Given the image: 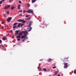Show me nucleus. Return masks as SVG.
Listing matches in <instances>:
<instances>
[{"label": "nucleus", "instance_id": "f03ea898", "mask_svg": "<svg viewBox=\"0 0 76 76\" xmlns=\"http://www.w3.org/2000/svg\"><path fill=\"white\" fill-rule=\"evenodd\" d=\"M26 12H27V13H32V14L34 13L33 10L31 9H30L29 10L27 11H26Z\"/></svg>", "mask_w": 76, "mask_h": 76}, {"label": "nucleus", "instance_id": "7ed1b4c3", "mask_svg": "<svg viewBox=\"0 0 76 76\" xmlns=\"http://www.w3.org/2000/svg\"><path fill=\"white\" fill-rule=\"evenodd\" d=\"M12 17H10L7 19V22H10V21L12 20Z\"/></svg>", "mask_w": 76, "mask_h": 76}, {"label": "nucleus", "instance_id": "4c0bfd02", "mask_svg": "<svg viewBox=\"0 0 76 76\" xmlns=\"http://www.w3.org/2000/svg\"><path fill=\"white\" fill-rule=\"evenodd\" d=\"M1 42V40H0V43Z\"/></svg>", "mask_w": 76, "mask_h": 76}, {"label": "nucleus", "instance_id": "9b49d317", "mask_svg": "<svg viewBox=\"0 0 76 76\" xmlns=\"http://www.w3.org/2000/svg\"><path fill=\"white\" fill-rule=\"evenodd\" d=\"M58 74V71H56L55 72L54 74L55 75H57V74Z\"/></svg>", "mask_w": 76, "mask_h": 76}, {"label": "nucleus", "instance_id": "aec40b11", "mask_svg": "<svg viewBox=\"0 0 76 76\" xmlns=\"http://www.w3.org/2000/svg\"><path fill=\"white\" fill-rule=\"evenodd\" d=\"M74 73L76 75V70H75L74 71Z\"/></svg>", "mask_w": 76, "mask_h": 76}, {"label": "nucleus", "instance_id": "1a4fd4ad", "mask_svg": "<svg viewBox=\"0 0 76 76\" xmlns=\"http://www.w3.org/2000/svg\"><path fill=\"white\" fill-rule=\"evenodd\" d=\"M18 9H20V4H19L18 6Z\"/></svg>", "mask_w": 76, "mask_h": 76}, {"label": "nucleus", "instance_id": "0eeeda50", "mask_svg": "<svg viewBox=\"0 0 76 76\" xmlns=\"http://www.w3.org/2000/svg\"><path fill=\"white\" fill-rule=\"evenodd\" d=\"M15 7L14 6H12L11 7V10H13L14 9H15Z\"/></svg>", "mask_w": 76, "mask_h": 76}, {"label": "nucleus", "instance_id": "6ab92c4d", "mask_svg": "<svg viewBox=\"0 0 76 76\" xmlns=\"http://www.w3.org/2000/svg\"><path fill=\"white\" fill-rule=\"evenodd\" d=\"M31 29H32V27H31L30 28V29L28 30V31L29 32V31H31Z\"/></svg>", "mask_w": 76, "mask_h": 76}, {"label": "nucleus", "instance_id": "cd10ccee", "mask_svg": "<svg viewBox=\"0 0 76 76\" xmlns=\"http://www.w3.org/2000/svg\"><path fill=\"white\" fill-rule=\"evenodd\" d=\"M19 2L20 3H21L22 2H21V1H19Z\"/></svg>", "mask_w": 76, "mask_h": 76}, {"label": "nucleus", "instance_id": "c756f323", "mask_svg": "<svg viewBox=\"0 0 76 76\" xmlns=\"http://www.w3.org/2000/svg\"><path fill=\"white\" fill-rule=\"evenodd\" d=\"M28 16H29V15H26V18H28Z\"/></svg>", "mask_w": 76, "mask_h": 76}, {"label": "nucleus", "instance_id": "412c9836", "mask_svg": "<svg viewBox=\"0 0 76 76\" xmlns=\"http://www.w3.org/2000/svg\"><path fill=\"white\" fill-rule=\"evenodd\" d=\"M3 29H4V27H3V26H2V28H1V30H2Z\"/></svg>", "mask_w": 76, "mask_h": 76}, {"label": "nucleus", "instance_id": "37998d69", "mask_svg": "<svg viewBox=\"0 0 76 76\" xmlns=\"http://www.w3.org/2000/svg\"><path fill=\"white\" fill-rule=\"evenodd\" d=\"M7 35H9V34H7Z\"/></svg>", "mask_w": 76, "mask_h": 76}, {"label": "nucleus", "instance_id": "b1692460", "mask_svg": "<svg viewBox=\"0 0 76 76\" xmlns=\"http://www.w3.org/2000/svg\"><path fill=\"white\" fill-rule=\"evenodd\" d=\"M7 14H9V11H7Z\"/></svg>", "mask_w": 76, "mask_h": 76}, {"label": "nucleus", "instance_id": "f3484780", "mask_svg": "<svg viewBox=\"0 0 76 76\" xmlns=\"http://www.w3.org/2000/svg\"><path fill=\"white\" fill-rule=\"evenodd\" d=\"M51 61V58L49 59L48 60V61Z\"/></svg>", "mask_w": 76, "mask_h": 76}, {"label": "nucleus", "instance_id": "ddd939ff", "mask_svg": "<svg viewBox=\"0 0 76 76\" xmlns=\"http://www.w3.org/2000/svg\"><path fill=\"white\" fill-rule=\"evenodd\" d=\"M21 23H19L18 25V27L19 28L20 26V25H21Z\"/></svg>", "mask_w": 76, "mask_h": 76}, {"label": "nucleus", "instance_id": "ea45409f", "mask_svg": "<svg viewBox=\"0 0 76 76\" xmlns=\"http://www.w3.org/2000/svg\"><path fill=\"white\" fill-rule=\"evenodd\" d=\"M58 76H60V75H58Z\"/></svg>", "mask_w": 76, "mask_h": 76}, {"label": "nucleus", "instance_id": "58836bf2", "mask_svg": "<svg viewBox=\"0 0 76 76\" xmlns=\"http://www.w3.org/2000/svg\"><path fill=\"white\" fill-rule=\"evenodd\" d=\"M28 19H28H26V20H28V19Z\"/></svg>", "mask_w": 76, "mask_h": 76}, {"label": "nucleus", "instance_id": "c9c22d12", "mask_svg": "<svg viewBox=\"0 0 76 76\" xmlns=\"http://www.w3.org/2000/svg\"><path fill=\"white\" fill-rule=\"evenodd\" d=\"M22 16V15H19V16Z\"/></svg>", "mask_w": 76, "mask_h": 76}, {"label": "nucleus", "instance_id": "f8f14e48", "mask_svg": "<svg viewBox=\"0 0 76 76\" xmlns=\"http://www.w3.org/2000/svg\"><path fill=\"white\" fill-rule=\"evenodd\" d=\"M31 1L32 3H35L36 1V0H32Z\"/></svg>", "mask_w": 76, "mask_h": 76}, {"label": "nucleus", "instance_id": "e433bc0d", "mask_svg": "<svg viewBox=\"0 0 76 76\" xmlns=\"http://www.w3.org/2000/svg\"><path fill=\"white\" fill-rule=\"evenodd\" d=\"M2 47H4V46L3 45H1Z\"/></svg>", "mask_w": 76, "mask_h": 76}, {"label": "nucleus", "instance_id": "9d476101", "mask_svg": "<svg viewBox=\"0 0 76 76\" xmlns=\"http://www.w3.org/2000/svg\"><path fill=\"white\" fill-rule=\"evenodd\" d=\"M22 21H23V20L20 19L17 20L18 22H22Z\"/></svg>", "mask_w": 76, "mask_h": 76}, {"label": "nucleus", "instance_id": "a19ab883", "mask_svg": "<svg viewBox=\"0 0 76 76\" xmlns=\"http://www.w3.org/2000/svg\"><path fill=\"white\" fill-rule=\"evenodd\" d=\"M4 15H5V17H6V15H5V14H4Z\"/></svg>", "mask_w": 76, "mask_h": 76}, {"label": "nucleus", "instance_id": "473e14b6", "mask_svg": "<svg viewBox=\"0 0 76 76\" xmlns=\"http://www.w3.org/2000/svg\"><path fill=\"white\" fill-rule=\"evenodd\" d=\"M25 40V39H23V41H24Z\"/></svg>", "mask_w": 76, "mask_h": 76}, {"label": "nucleus", "instance_id": "6e6552de", "mask_svg": "<svg viewBox=\"0 0 76 76\" xmlns=\"http://www.w3.org/2000/svg\"><path fill=\"white\" fill-rule=\"evenodd\" d=\"M3 40H6L7 38L6 37H4L2 38Z\"/></svg>", "mask_w": 76, "mask_h": 76}, {"label": "nucleus", "instance_id": "423d86ee", "mask_svg": "<svg viewBox=\"0 0 76 76\" xmlns=\"http://www.w3.org/2000/svg\"><path fill=\"white\" fill-rule=\"evenodd\" d=\"M31 25H32V23H31V22L28 25V28H30V27H31Z\"/></svg>", "mask_w": 76, "mask_h": 76}, {"label": "nucleus", "instance_id": "4468645a", "mask_svg": "<svg viewBox=\"0 0 76 76\" xmlns=\"http://www.w3.org/2000/svg\"><path fill=\"white\" fill-rule=\"evenodd\" d=\"M15 32L16 33V34H18V32H19V31H16Z\"/></svg>", "mask_w": 76, "mask_h": 76}, {"label": "nucleus", "instance_id": "c85d7f7f", "mask_svg": "<svg viewBox=\"0 0 76 76\" xmlns=\"http://www.w3.org/2000/svg\"><path fill=\"white\" fill-rule=\"evenodd\" d=\"M15 38V37H14V36H12V39H13V38Z\"/></svg>", "mask_w": 76, "mask_h": 76}, {"label": "nucleus", "instance_id": "a18cd8bd", "mask_svg": "<svg viewBox=\"0 0 76 76\" xmlns=\"http://www.w3.org/2000/svg\"><path fill=\"white\" fill-rule=\"evenodd\" d=\"M11 28H12V27H11Z\"/></svg>", "mask_w": 76, "mask_h": 76}, {"label": "nucleus", "instance_id": "393cba45", "mask_svg": "<svg viewBox=\"0 0 76 76\" xmlns=\"http://www.w3.org/2000/svg\"><path fill=\"white\" fill-rule=\"evenodd\" d=\"M56 66H53V69H56Z\"/></svg>", "mask_w": 76, "mask_h": 76}, {"label": "nucleus", "instance_id": "c03bdc74", "mask_svg": "<svg viewBox=\"0 0 76 76\" xmlns=\"http://www.w3.org/2000/svg\"><path fill=\"white\" fill-rule=\"evenodd\" d=\"M16 28H18V27H16Z\"/></svg>", "mask_w": 76, "mask_h": 76}, {"label": "nucleus", "instance_id": "4be33fe9", "mask_svg": "<svg viewBox=\"0 0 76 76\" xmlns=\"http://www.w3.org/2000/svg\"><path fill=\"white\" fill-rule=\"evenodd\" d=\"M22 22H23V23H25V22H26L25 21H24L23 20Z\"/></svg>", "mask_w": 76, "mask_h": 76}, {"label": "nucleus", "instance_id": "72a5a7b5", "mask_svg": "<svg viewBox=\"0 0 76 76\" xmlns=\"http://www.w3.org/2000/svg\"><path fill=\"white\" fill-rule=\"evenodd\" d=\"M23 12H26V11H25V10H24L23 11Z\"/></svg>", "mask_w": 76, "mask_h": 76}, {"label": "nucleus", "instance_id": "2f4dec72", "mask_svg": "<svg viewBox=\"0 0 76 76\" xmlns=\"http://www.w3.org/2000/svg\"><path fill=\"white\" fill-rule=\"evenodd\" d=\"M10 32H13V31H12V30H11L10 31Z\"/></svg>", "mask_w": 76, "mask_h": 76}, {"label": "nucleus", "instance_id": "a878e982", "mask_svg": "<svg viewBox=\"0 0 76 76\" xmlns=\"http://www.w3.org/2000/svg\"><path fill=\"white\" fill-rule=\"evenodd\" d=\"M1 23L3 24H4V21H3Z\"/></svg>", "mask_w": 76, "mask_h": 76}, {"label": "nucleus", "instance_id": "39448f33", "mask_svg": "<svg viewBox=\"0 0 76 76\" xmlns=\"http://www.w3.org/2000/svg\"><path fill=\"white\" fill-rule=\"evenodd\" d=\"M64 68L66 69L67 67V63H66L65 64H64Z\"/></svg>", "mask_w": 76, "mask_h": 76}, {"label": "nucleus", "instance_id": "79ce46f5", "mask_svg": "<svg viewBox=\"0 0 76 76\" xmlns=\"http://www.w3.org/2000/svg\"><path fill=\"white\" fill-rule=\"evenodd\" d=\"M4 1V0H2V1Z\"/></svg>", "mask_w": 76, "mask_h": 76}, {"label": "nucleus", "instance_id": "2eb2a0df", "mask_svg": "<svg viewBox=\"0 0 76 76\" xmlns=\"http://www.w3.org/2000/svg\"><path fill=\"white\" fill-rule=\"evenodd\" d=\"M26 5H27L28 7H30V4H29L28 3L26 4Z\"/></svg>", "mask_w": 76, "mask_h": 76}, {"label": "nucleus", "instance_id": "f704fd0d", "mask_svg": "<svg viewBox=\"0 0 76 76\" xmlns=\"http://www.w3.org/2000/svg\"><path fill=\"white\" fill-rule=\"evenodd\" d=\"M41 69V68H40V69H39V70H40V71H41V69Z\"/></svg>", "mask_w": 76, "mask_h": 76}, {"label": "nucleus", "instance_id": "20e7f679", "mask_svg": "<svg viewBox=\"0 0 76 76\" xmlns=\"http://www.w3.org/2000/svg\"><path fill=\"white\" fill-rule=\"evenodd\" d=\"M10 5H7L4 7V9H9V8H10Z\"/></svg>", "mask_w": 76, "mask_h": 76}, {"label": "nucleus", "instance_id": "f257e3e1", "mask_svg": "<svg viewBox=\"0 0 76 76\" xmlns=\"http://www.w3.org/2000/svg\"><path fill=\"white\" fill-rule=\"evenodd\" d=\"M28 33V31H21L20 33H19V35L16 36L17 38H18V41H19L20 40V38L21 39L24 38V39L26 41L28 39V37H26Z\"/></svg>", "mask_w": 76, "mask_h": 76}, {"label": "nucleus", "instance_id": "dca6fc26", "mask_svg": "<svg viewBox=\"0 0 76 76\" xmlns=\"http://www.w3.org/2000/svg\"><path fill=\"white\" fill-rule=\"evenodd\" d=\"M43 70L44 71H47V69H45V68H43Z\"/></svg>", "mask_w": 76, "mask_h": 76}, {"label": "nucleus", "instance_id": "7c9ffc66", "mask_svg": "<svg viewBox=\"0 0 76 76\" xmlns=\"http://www.w3.org/2000/svg\"><path fill=\"white\" fill-rule=\"evenodd\" d=\"M22 12V10H21V11H19L18 12L19 13V12Z\"/></svg>", "mask_w": 76, "mask_h": 76}, {"label": "nucleus", "instance_id": "5701e85b", "mask_svg": "<svg viewBox=\"0 0 76 76\" xmlns=\"http://www.w3.org/2000/svg\"><path fill=\"white\" fill-rule=\"evenodd\" d=\"M17 23H15L14 24V25H17Z\"/></svg>", "mask_w": 76, "mask_h": 76}, {"label": "nucleus", "instance_id": "bb28decb", "mask_svg": "<svg viewBox=\"0 0 76 76\" xmlns=\"http://www.w3.org/2000/svg\"><path fill=\"white\" fill-rule=\"evenodd\" d=\"M16 26H13V28H16Z\"/></svg>", "mask_w": 76, "mask_h": 76}, {"label": "nucleus", "instance_id": "a211bd4d", "mask_svg": "<svg viewBox=\"0 0 76 76\" xmlns=\"http://www.w3.org/2000/svg\"><path fill=\"white\" fill-rule=\"evenodd\" d=\"M2 3H3V1L1 0L0 1V4H2Z\"/></svg>", "mask_w": 76, "mask_h": 76}]
</instances>
